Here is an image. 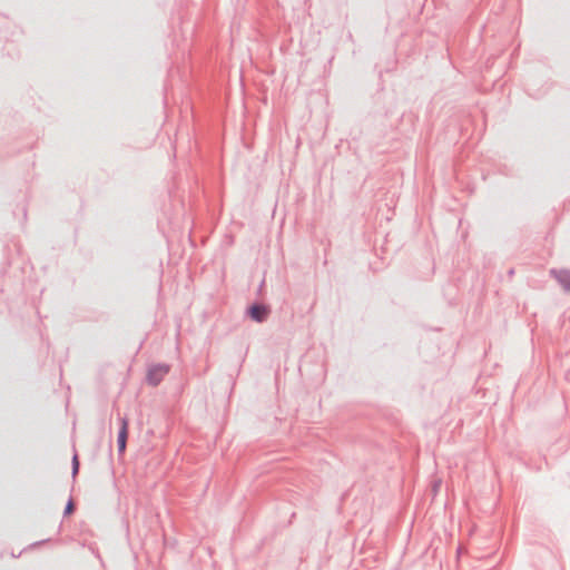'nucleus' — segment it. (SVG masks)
<instances>
[{"label":"nucleus","mask_w":570,"mask_h":570,"mask_svg":"<svg viewBox=\"0 0 570 570\" xmlns=\"http://www.w3.org/2000/svg\"><path fill=\"white\" fill-rule=\"evenodd\" d=\"M167 373H168V367L166 365L153 366L148 371V375H147L148 382L153 385H157Z\"/></svg>","instance_id":"1"},{"label":"nucleus","mask_w":570,"mask_h":570,"mask_svg":"<svg viewBox=\"0 0 570 570\" xmlns=\"http://www.w3.org/2000/svg\"><path fill=\"white\" fill-rule=\"evenodd\" d=\"M128 438V420L126 417L121 419V429L118 434V450L120 453H124L126 450Z\"/></svg>","instance_id":"2"},{"label":"nucleus","mask_w":570,"mask_h":570,"mask_svg":"<svg viewBox=\"0 0 570 570\" xmlns=\"http://www.w3.org/2000/svg\"><path fill=\"white\" fill-rule=\"evenodd\" d=\"M267 313H268L267 308L265 306H261V305H254L249 309V314H250L252 318L257 322L264 321L265 317L267 316Z\"/></svg>","instance_id":"3"},{"label":"nucleus","mask_w":570,"mask_h":570,"mask_svg":"<svg viewBox=\"0 0 570 570\" xmlns=\"http://www.w3.org/2000/svg\"><path fill=\"white\" fill-rule=\"evenodd\" d=\"M558 279L560 281V283H562V285L567 289H570V273L569 272H560L558 275Z\"/></svg>","instance_id":"4"},{"label":"nucleus","mask_w":570,"mask_h":570,"mask_svg":"<svg viewBox=\"0 0 570 570\" xmlns=\"http://www.w3.org/2000/svg\"><path fill=\"white\" fill-rule=\"evenodd\" d=\"M75 505L73 502L70 500L65 509V514H71L73 512Z\"/></svg>","instance_id":"5"},{"label":"nucleus","mask_w":570,"mask_h":570,"mask_svg":"<svg viewBox=\"0 0 570 570\" xmlns=\"http://www.w3.org/2000/svg\"><path fill=\"white\" fill-rule=\"evenodd\" d=\"M78 468H79L78 458H77V455H75V458H73V474H76L78 472Z\"/></svg>","instance_id":"6"},{"label":"nucleus","mask_w":570,"mask_h":570,"mask_svg":"<svg viewBox=\"0 0 570 570\" xmlns=\"http://www.w3.org/2000/svg\"><path fill=\"white\" fill-rule=\"evenodd\" d=\"M439 487H440V482H436V483L434 484V487H433L434 491H438Z\"/></svg>","instance_id":"7"}]
</instances>
